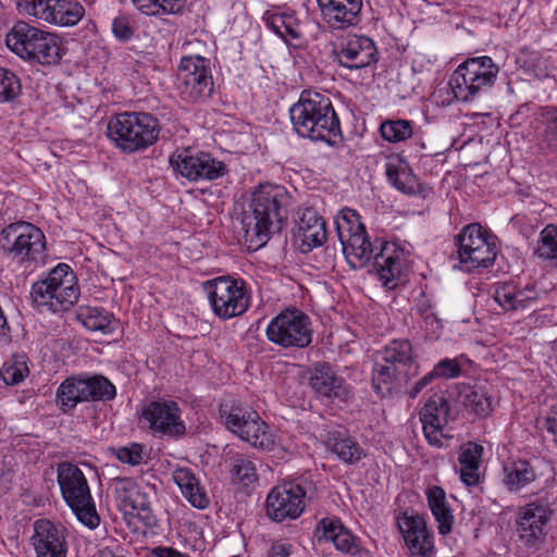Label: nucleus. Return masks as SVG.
I'll use <instances>...</instances> for the list:
<instances>
[{"label":"nucleus","mask_w":557,"mask_h":557,"mask_svg":"<svg viewBox=\"0 0 557 557\" xmlns=\"http://www.w3.org/2000/svg\"><path fill=\"white\" fill-rule=\"evenodd\" d=\"M405 543L412 557H432L433 540L425 520L419 515H405L398 521Z\"/></svg>","instance_id":"nucleus-23"},{"label":"nucleus","mask_w":557,"mask_h":557,"mask_svg":"<svg viewBox=\"0 0 557 557\" xmlns=\"http://www.w3.org/2000/svg\"><path fill=\"white\" fill-rule=\"evenodd\" d=\"M173 480L178 485L181 492L186 488H191V484L198 481L189 468H177L173 471Z\"/></svg>","instance_id":"nucleus-57"},{"label":"nucleus","mask_w":557,"mask_h":557,"mask_svg":"<svg viewBox=\"0 0 557 557\" xmlns=\"http://www.w3.org/2000/svg\"><path fill=\"white\" fill-rule=\"evenodd\" d=\"M0 250L20 262H44L46 238L40 228L32 223H11L0 231Z\"/></svg>","instance_id":"nucleus-9"},{"label":"nucleus","mask_w":557,"mask_h":557,"mask_svg":"<svg viewBox=\"0 0 557 557\" xmlns=\"http://www.w3.org/2000/svg\"><path fill=\"white\" fill-rule=\"evenodd\" d=\"M380 134L388 143H400L412 136V123L401 119L386 120L380 125Z\"/></svg>","instance_id":"nucleus-44"},{"label":"nucleus","mask_w":557,"mask_h":557,"mask_svg":"<svg viewBox=\"0 0 557 557\" xmlns=\"http://www.w3.org/2000/svg\"><path fill=\"white\" fill-rule=\"evenodd\" d=\"M21 90L22 85L17 75L5 67H0V102L14 100Z\"/></svg>","instance_id":"nucleus-48"},{"label":"nucleus","mask_w":557,"mask_h":557,"mask_svg":"<svg viewBox=\"0 0 557 557\" xmlns=\"http://www.w3.org/2000/svg\"><path fill=\"white\" fill-rule=\"evenodd\" d=\"M30 542L36 557H66L65 529L48 519H39L34 522V534Z\"/></svg>","instance_id":"nucleus-18"},{"label":"nucleus","mask_w":557,"mask_h":557,"mask_svg":"<svg viewBox=\"0 0 557 557\" xmlns=\"http://www.w3.org/2000/svg\"><path fill=\"white\" fill-rule=\"evenodd\" d=\"M297 237L305 251L322 246L326 240L325 222L313 209H305L297 225Z\"/></svg>","instance_id":"nucleus-28"},{"label":"nucleus","mask_w":557,"mask_h":557,"mask_svg":"<svg viewBox=\"0 0 557 557\" xmlns=\"http://www.w3.org/2000/svg\"><path fill=\"white\" fill-rule=\"evenodd\" d=\"M220 416L225 426L248 442L251 446L260 449H268L272 445L271 435L268 433V425L260 419L257 411L238 403L232 405L222 404Z\"/></svg>","instance_id":"nucleus-14"},{"label":"nucleus","mask_w":557,"mask_h":557,"mask_svg":"<svg viewBox=\"0 0 557 557\" xmlns=\"http://www.w3.org/2000/svg\"><path fill=\"white\" fill-rule=\"evenodd\" d=\"M267 338L282 348H305L312 342L310 318L298 309H285L267 326Z\"/></svg>","instance_id":"nucleus-10"},{"label":"nucleus","mask_w":557,"mask_h":557,"mask_svg":"<svg viewBox=\"0 0 557 557\" xmlns=\"http://www.w3.org/2000/svg\"><path fill=\"white\" fill-rule=\"evenodd\" d=\"M503 472V482L510 492H519L536 479L533 467L524 459L506 463Z\"/></svg>","instance_id":"nucleus-35"},{"label":"nucleus","mask_w":557,"mask_h":557,"mask_svg":"<svg viewBox=\"0 0 557 557\" xmlns=\"http://www.w3.org/2000/svg\"><path fill=\"white\" fill-rule=\"evenodd\" d=\"M29 370L26 363V356H15L3 363L0 370V377L7 385H16L24 381Z\"/></svg>","instance_id":"nucleus-46"},{"label":"nucleus","mask_w":557,"mask_h":557,"mask_svg":"<svg viewBox=\"0 0 557 557\" xmlns=\"http://www.w3.org/2000/svg\"><path fill=\"white\" fill-rule=\"evenodd\" d=\"M158 120L146 112H122L110 119L107 125L108 138L124 153L140 152L152 146L159 138Z\"/></svg>","instance_id":"nucleus-6"},{"label":"nucleus","mask_w":557,"mask_h":557,"mask_svg":"<svg viewBox=\"0 0 557 557\" xmlns=\"http://www.w3.org/2000/svg\"><path fill=\"white\" fill-rule=\"evenodd\" d=\"M305 490L295 482H284L267 497V516L277 522L298 518L305 509Z\"/></svg>","instance_id":"nucleus-17"},{"label":"nucleus","mask_w":557,"mask_h":557,"mask_svg":"<svg viewBox=\"0 0 557 557\" xmlns=\"http://www.w3.org/2000/svg\"><path fill=\"white\" fill-rule=\"evenodd\" d=\"M152 435L157 438L177 441L186 435L187 428L182 418V409L171 399L148 403L141 412Z\"/></svg>","instance_id":"nucleus-16"},{"label":"nucleus","mask_w":557,"mask_h":557,"mask_svg":"<svg viewBox=\"0 0 557 557\" xmlns=\"http://www.w3.org/2000/svg\"><path fill=\"white\" fill-rule=\"evenodd\" d=\"M335 548L342 553L356 555L359 552L358 545L354 535L345 527L337 534V541L334 544Z\"/></svg>","instance_id":"nucleus-55"},{"label":"nucleus","mask_w":557,"mask_h":557,"mask_svg":"<svg viewBox=\"0 0 557 557\" xmlns=\"http://www.w3.org/2000/svg\"><path fill=\"white\" fill-rule=\"evenodd\" d=\"M344 525L338 518L321 519L314 530V537L320 543L322 541H331L333 544L337 541V534L341 533Z\"/></svg>","instance_id":"nucleus-49"},{"label":"nucleus","mask_w":557,"mask_h":557,"mask_svg":"<svg viewBox=\"0 0 557 557\" xmlns=\"http://www.w3.org/2000/svg\"><path fill=\"white\" fill-rule=\"evenodd\" d=\"M84 15V7L76 0H50L44 22L69 27L76 25Z\"/></svg>","instance_id":"nucleus-30"},{"label":"nucleus","mask_w":557,"mask_h":557,"mask_svg":"<svg viewBox=\"0 0 557 557\" xmlns=\"http://www.w3.org/2000/svg\"><path fill=\"white\" fill-rule=\"evenodd\" d=\"M84 382L82 377H67L57 391V399L61 409H73L78 403L86 401L84 395Z\"/></svg>","instance_id":"nucleus-36"},{"label":"nucleus","mask_w":557,"mask_h":557,"mask_svg":"<svg viewBox=\"0 0 557 557\" xmlns=\"http://www.w3.org/2000/svg\"><path fill=\"white\" fill-rule=\"evenodd\" d=\"M419 363L407 339H394L377 352L372 386L380 397L392 395L419 374Z\"/></svg>","instance_id":"nucleus-4"},{"label":"nucleus","mask_w":557,"mask_h":557,"mask_svg":"<svg viewBox=\"0 0 557 557\" xmlns=\"http://www.w3.org/2000/svg\"><path fill=\"white\" fill-rule=\"evenodd\" d=\"M76 319L91 332L111 334L115 330L114 315L103 308L79 306L76 311Z\"/></svg>","instance_id":"nucleus-32"},{"label":"nucleus","mask_w":557,"mask_h":557,"mask_svg":"<svg viewBox=\"0 0 557 557\" xmlns=\"http://www.w3.org/2000/svg\"><path fill=\"white\" fill-rule=\"evenodd\" d=\"M323 22L331 29L339 30L357 25L362 0H317Z\"/></svg>","instance_id":"nucleus-22"},{"label":"nucleus","mask_w":557,"mask_h":557,"mask_svg":"<svg viewBox=\"0 0 557 557\" xmlns=\"http://www.w3.org/2000/svg\"><path fill=\"white\" fill-rule=\"evenodd\" d=\"M553 513L554 511L548 505L536 502L519 508L516 531L519 542L528 554H534L544 546L547 524Z\"/></svg>","instance_id":"nucleus-15"},{"label":"nucleus","mask_w":557,"mask_h":557,"mask_svg":"<svg viewBox=\"0 0 557 557\" xmlns=\"http://www.w3.org/2000/svg\"><path fill=\"white\" fill-rule=\"evenodd\" d=\"M339 242L345 259L351 269L366 267L373 257L370 272L376 275L384 287L396 288L403 271V260L394 245L381 244L380 251L373 256L374 248L366 231L349 235Z\"/></svg>","instance_id":"nucleus-3"},{"label":"nucleus","mask_w":557,"mask_h":557,"mask_svg":"<svg viewBox=\"0 0 557 557\" xmlns=\"http://www.w3.org/2000/svg\"><path fill=\"white\" fill-rule=\"evenodd\" d=\"M232 480L243 486L257 482V469L252 460L245 455H235L231 459Z\"/></svg>","instance_id":"nucleus-39"},{"label":"nucleus","mask_w":557,"mask_h":557,"mask_svg":"<svg viewBox=\"0 0 557 557\" xmlns=\"http://www.w3.org/2000/svg\"><path fill=\"white\" fill-rule=\"evenodd\" d=\"M449 411V403L442 396L428 399L422 407L420 421L429 444L436 447L443 445V429L448 423Z\"/></svg>","instance_id":"nucleus-21"},{"label":"nucleus","mask_w":557,"mask_h":557,"mask_svg":"<svg viewBox=\"0 0 557 557\" xmlns=\"http://www.w3.org/2000/svg\"><path fill=\"white\" fill-rule=\"evenodd\" d=\"M263 21L273 33L278 35L288 45H292L293 40H298L301 37L299 22L293 13L267 12Z\"/></svg>","instance_id":"nucleus-33"},{"label":"nucleus","mask_w":557,"mask_h":557,"mask_svg":"<svg viewBox=\"0 0 557 557\" xmlns=\"http://www.w3.org/2000/svg\"><path fill=\"white\" fill-rule=\"evenodd\" d=\"M466 409L476 417L483 418L491 414L494 409L493 397L483 387H471L463 396Z\"/></svg>","instance_id":"nucleus-38"},{"label":"nucleus","mask_w":557,"mask_h":557,"mask_svg":"<svg viewBox=\"0 0 557 557\" xmlns=\"http://www.w3.org/2000/svg\"><path fill=\"white\" fill-rule=\"evenodd\" d=\"M324 444L327 450L345 465H357L367 456L366 450L357 440L346 431L334 430L327 432Z\"/></svg>","instance_id":"nucleus-26"},{"label":"nucleus","mask_w":557,"mask_h":557,"mask_svg":"<svg viewBox=\"0 0 557 557\" xmlns=\"http://www.w3.org/2000/svg\"><path fill=\"white\" fill-rule=\"evenodd\" d=\"M460 269L471 272L488 268L497 256V248L478 223L465 226L455 237Z\"/></svg>","instance_id":"nucleus-12"},{"label":"nucleus","mask_w":557,"mask_h":557,"mask_svg":"<svg viewBox=\"0 0 557 557\" xmlns=\"http://www.w3.org/2000/svg\"><path fill=\"white\" fill-rule=\"evenodd\" d=\"M493 297L504 311H518L529 308L536 299L533 289H520L512 282L497 283L494 285Z\"/></svg>","instance_id":"nucleus-29"},{"label":"nucleus","mask_w":557,"mask_h":557,"mask_svg":"<svg viewBox=\"0 0 557 557\" xmlns=\"http://www.w3.org/2000/svg\"><path fill=\"white\" fill-rule=\"evenodd\" d=\"M483 447L480 444L468 443L461 450L458 461L460 463V479L468 486L479 483V468L482 460Z\"/></svg>","instance_id":"nucleus-34"},{"label":"nucleus","mask_w":557,"mask_h":557,"mask_svg":"<svg viewBox=\"0 0 557 557\" xmlns=\"http://www.w3.org/2000/svg\"><path fill=\"white\" fill-rule=\"evenodd\" d=\"M196 181H213L227 174V165L209 153L198 152Z\"/></svg>","instance_id":"nucleus-42"},{"label":"nucleus","mask_w":557,"mask_h":557,"mask_svg":"<svg viewBox=\"0 0 557 557\" xmlns=\"http://www.w3.org/2000/svg\"><path fill=\"white\" fill-rule=\"evenodd\" d=\"M535 255L557 268V226L549 224L540 233Z\"/></svg>","instance_id":"nucleus-40"},{"label":"nucleus","mask_w":557,"mask_h":557,"mask_svg":"<svg viewBox=\"0 0 557 557\" xmlns=\"http://www.w3.org/2000/svg\"><path fill=\"white\" fill-rule=\"evenodd\" d=\"M52 284L54 301H50V311H66L76 304L81 292L76 276L67 264L59 263L52 269Z\"/></svg>","instance_id":"nucleus-24"},{"label":"nucleus","mask_w":557,"mask_h":557,"mask_svg":"<svg viewBox=\"0 0 557 557\" xmlns=\"http://www.w3.org/2000/svg\"><path fill=\"white\" fill-rule=\"evenodd\" d=\"M137 10L147 15L175 14L182 11L186 0H132Z\"/></svg>","instance_id":"nucleus-41"},{"label":"nucleus","mask_w":557,"mask_h":557,"mask_svg":"<svg viewBox=\"0 0 557 557\" xmlns=\"http://www.w3.org/2000/svg\"><path fill=\"white\" fill-rule=\"evenodd\" d=\"M294 131L301 137L314 141L331 143L341 135L338 116L329 97L304 90L289 109Z\"/></svg>","instance_id":"nucleus-2"},{"label":"nucleus","mask_w":557,"mask_h":557,"mask_svg":"<svg viewBox=\"0 0 557 557\" xmlns=\"http://www.w3.org/2000/svg\"><path fill=\"white\" fill-rule=\"evenodd\" d=\"M57 481L64 502L76 518L90 529L98 527L100 518L87 479L79 467L69 461L59 462L57 466Z\"/></svg>","instance_id":"nucleus-7"},{"label":"nucleus","mask_w":557,"mask_h":557,"mask_svg":"<svg viewBox=\"0 0 557 557\" xmlns=\"http://www.w3.org/2000/svg\"><path fill=\"white\" fill-rule=\"evenodd\" d=\"M429 507L438 523V532L446 535L451 532L455 518L447 503L446 493L440 486H431L426 491Z\"/></svg>","instance_id":"nucleus-31"},{"label":"nucleus","mask_w":557,"mask_h":557,"mask_svg":"<svg viewBox=\"0 0 557 557\" xmlns=\"http://www.w3.org/2000/svg\"><path fill=\"white\" fill-rule=\"evenodd\" d=\"M198 153H193L190 149L176 150L170 157V164L173 170L189 181H196Z\"/></svg>","instance_id":"nucleus-45"},{"label":"nucleus","mask_w":557,"mask_h":557,"mask_svg":"<svg viewBox=\"0 0 557 557\" xmlns=\"http://www.w3.org/2000/svg\"><path fill=\"white\" fill-rule=\"evenodd\" d=\"M499 66L491 57L469 58L455 70L450 87L456 100L471 102L486 94L495 84Z\"/></svg>","instance_id":"nucleus-8"},{"label":"nucleus","mask_w":557,"mask_h":557,"mask_svg":"<svg viewBox=\"0 0 557 557\" xmlns=\"http://www.w3.org/2000/svg\"><path fill=\"white\" fill-rule=\"evenodd\" d=\"M115 457L124 463L138 466L143 461V446L133 443L128 446L119 447L115 450Z\"/></svg>","instance_id":"nucleus-53"},{"label":"nucleus","mask_w":557,"mask_h":557,"mask_svg":"<svg viewBox=\"0 0 557 557\" xmlns=\"http://www.w3.org/2000/svg\"><path fill=\"white\" fill-rule=\"evenodd\" d=\"M153 557H189L180 550L169 546H157L152 549Z\"/></svg>","instance_id":"nucleus-60"},{"label":"nucleus","mask_w":557,"mask_h":557,"mask_svg":"<svg viewBox=\"0 0 557 557\" xmlns=\"http://www.w3.org/2000/svg\"><path fill=\"white\" fill-rule=\"evenodd\" d=\"M52 284V270L46 277L32 285L30 297L38 308L50 310V301H54V288Z\"/></svg>","instance_id":"nucleus-47"},{"label":"nucleus","mask_w":557,"mask_h":557,"mask_svg":"<svg viewBox=\"0 0 557 557\" xmlns=\"http://www.w3.org/2000/svg\"><path fill=\"white\" fill-rule=\"evenodd\" d=\"M50 0H15L16 10L20 14L45 21L46 11Z\"/></svg>","instance_id":"nucleus-50"},{"label":"nucleus","mask_w":557,"mask_h":557,"mask_svg":"<svg viewBox=\"0 0 557 557\" xmlns=\"http://www.w3.org/2000/svg\"><path fill=\"white\" fill-rule=\"evenodd\" d=\"M231 557H242V556H239V555H233V556H231Z\"/></svg>","instance_id":"nucleus-63"},{"label":"nucleus","mask_w":557,"mask_h":557,"mask_svg":"<svg viewBox=\"0 0 557 557\" xmlns=\"http://www.w3.org/2000/svg\"><path fill=\"white\" fill-rule=\"evenodd\" d=\"M175 87L188 102L203 101L213 92L210 61L201 55H186L180 61Z\"/></svg>","instance_id":"nucleus-11"},{"label":"nucleus","mask_w":557,"mask_h":557,"mask_svg":"<svg viewBox=\"0 0 557 557\" xmlns=\"http://www.w3.org/2000/svg\"><path fill=\"white\" fill-rule=\"evenodd\" d=\"M308 383L318 397L345 401L351 395L345 380L326 362L313 364L309 371Z\"/></svg>","instance_id":"nucleus-20"},{"label":"nucleus","mask_w":557,"mask_h":557,"mask_svg":"<svg viewBox=\"0 0 557 557\" xmlns=\"http://www.w3.org/2000/svg\"><path fill=\"white\" fill-rule=\"evenodd\" d=\"M424 321L426 324H431V325L438 324V320L433 313L425 314Z\"/></svg>","instance_id":"nucleus-62"},{"label":"nucleus","mask_w":557,"mask_h":557,"mask_svg":"<svg viewBox=\"0 0 557 557\" xmlns=\"http://www.w3.org/2000/svg\"><path fill=\"white\" fill-rule=\"evenodd\" d=\"M339 65L360 70L377 61V50L372 39L366 36H348L339 44L336 52Z\"/></svg>","instance_id":"nucleus-19"},{"label":"nucleus","mask_w":557,"mask_h":557,"mask_svg":"<svg viewBox=\"0 0 557 557\" xmlns=\"http://www.w3.org/2000/svg\"><path fill=\"white\" fill-rule=\"evenodd\" d=\"M434 379L438 377L434 374V370L432 369L429 373H426L423 377L414 383V385L408 392L409 397L416 398Z\"/></svg>","instance_id":"nucleus-59"},{"label":"nucleus","mask_w":557,"mask_h":557,"mask_svg":"<svg viewBox=\"0 0 557 557\" xmlns=\"http://www.w3.org/2000/svg\"><path fill=\"white\" fill-rule=\"evenodd\" d=\"M86 401H107L116 396L115 386L103 375L83 379Z\"/></svg>","instance_id":"nucleus-37"},{"label":"nucleus","mask_w":557,"mask_h":557,"mask_svg":"<svg viewBox=\"0 0 557 557\" xmlns=\"http://www.w3.org/2000/svg\"><path fill=\"white\" fill-rule=\"evenodd\" d=\"M335 225L338 239H344L349 235H355L366 231L364 225L360 221L359 213L350 208H344L335 218Z\"/></svg>","instance_id":"nucleus-43"},{"label":"nucleus","mask_w":557,"mask_h":557,"mask_svg":"<svg viewBox=\"0 0 557 557\" xmlns=\"http://www.w3.org/2000/svg\"><path fill=\"white\" fill-rule=\"evenodd\" d=\"M182 494L190 503L191 506L198 509H205L210 504V499L206 491L200 486L198 481L191 484L190 490H183Z\"/></svg>","instance_id":"nucleus-54"},{"label":"nucleus","mask_w":557,"mask_h":557,"mask_svg":"<svg viewBox=\"0 0 557 557\" xmlns=\"http://www.w3.org/2000/svg\"><path fill=\"white\" fill-rule=\"evenodd\" d=\"M434 374L437 375L438 379H455L461 374V366L459 361L455 359L444 358L438 361L434 368Z\"/></svg>","instance_id":"nucleus-52"},{"label":"nucleus","mask_w":557,"mask_h":557,"mask_svg":"<svg viewBox=\"0 0 557 557\" xmlns=\"http://www.w3.org/2000/svg\"><path fill=\"white\" fill-rule=\"evenodd\" d=\"M112 32L120 41H127L133 37V29L126 16H117L113 20Z\"/></svg>","instance_id":"nucleus-56"},{"label":"nucleus","mask_w":557,"mask_h":557,"mask_svg":"<svg viewBox=\"0 0 557 557\" xmlns=\"http://www.w3.org/2000/svg\"><path fill=\"white\" fill-rule=\"evenodd\" d=\"M385 174L388 182L399 191L406 195L419 194L426 198L432 189L428 185L419 182L418 177L412 174L408 164L401 160L397 163L388 161L385 165Z\"/></svg>","instance_id":"nucleus-27"},{"label":"nucleus","mask_w":557,"mask_h":557,"mask_svg":"<svg viewBox=\"0 0 557 557\" xmlns=\"http://www.w3.org/2000/svg\"><path fill=\"white\" fill-rule=\"evenodd\" d=\"M5 44L22 60L42 66L59 64L66 52L64 42L58 34L40 29L24 21L14 24L7 35Z\"/></svg>","instance_id":"nucleus-5"},{"label":"nucleus","mask_w":557,"mask_h":557,"mask_svg":"<svg viewBox=\"0 0 557 557\" xmlns=\"http://www.w3.org/2000/svg\"><path fill=\"white\" fill-rule=\"evenodd\" d=\"M542 116L545 122V143L550 150L557 151V107L546 108Z\"/></svg>","instance_id":"nucleus-51"},{"label":"nucleus","mask_w":557,"mask_h":557,"mask_svg":"<svg viewBox=\"0 0 557 557\" xmlns=\"http://www.w3.org/2000/svg\"><path fill=\"white\" fill-rule=\"evenodd\" d=\"M293 545L285 542H273L267 553V557H289Z\"/></svg>","instance_id":"nucleus-58"},{"label":"nucleus","mask_w":557,"mask_h":557,"mask_svg":"<svg viewBox=\"0 0 557 557\" xmlns=\"http://www.w3.org/2000/svg\"><path fill=\"white\" fill-rule=\"evenodd\" d=\"M289 195L280 185L261 184L252 194L249 210L242 218L243 239L248 250L262 248L280 233L287 220Z\"/></svg>","instance_id":"nucleus-1"},{"label":"nucleus","mask_w":557,"mask_h":557,"mask_svg":"<svg viewBox=\"0 0 557 557\" xmlns=\"http://www.w3.org/2000/svg\"><path fill=\"white\" fill-rule=\"evenodd\" d=\"M112 485L119 508L125 515L133 516L149 510L148 498L146 494L140 491L135 480L131 478H114Z\"/></svg>","instance_id":"nucleus-25"},{"label":"nucleus","mask_w":557,"mask_h":557,"mask_svg":"<svg viewBox=\"0 0 557 557\" xmlns=\"http://www.w3.org/2000/svg\"><path fill=\"white\" fill-rule=\"evenodd\" d=\"M543 428L554 435L557 434V419L555 417H546L543 422Z\"/></svg>","instance_id":"nucleus-61"},{"label":"nucleus","mask_w":557,"mask_h":557,"mask_svg":"<svg viewBox=\"0 0 557 557\" xmlns=\"http://www.w3.org/2000/svg\"><path fill=\"white\" fill-rule=\"evenodd\" d=\"M203 288L214 314L221 319L240 315L249 307V296L243 280L219 276L205 282Z\"/></svg>","instance_id":"nucleus-13"}]
</instances>
